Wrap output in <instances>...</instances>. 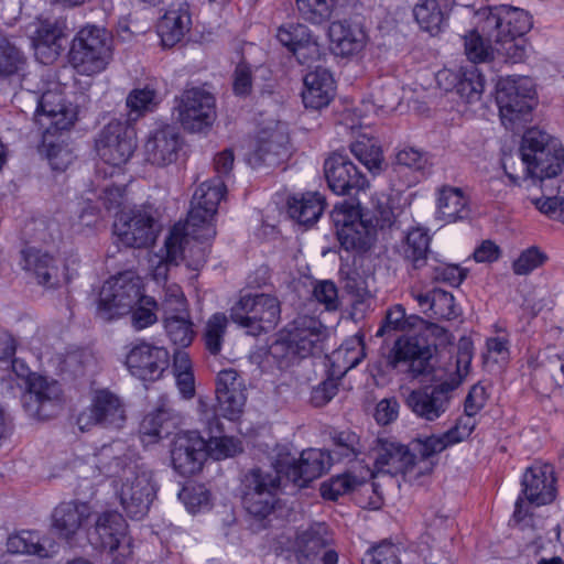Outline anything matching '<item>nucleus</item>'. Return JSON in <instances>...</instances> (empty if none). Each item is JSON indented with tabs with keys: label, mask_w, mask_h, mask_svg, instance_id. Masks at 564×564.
<instances>
[{
	"label": "nucleus",
	"mask_w": 564,
	"mask_h": 564,
	"mask_svg": "<svg viewBox=\"0 0 564 564\" xmlns=\"http://www.w3.org/2000/svg\"><path fill=\"white\" fill-rule=\"evenodd\" d=\"M173 115L185 130L203 131L216 119L215 97L200 87L187 88L175 98Z\"/></svg>",
	"instance_id": "obj_14"
},
{
	"label": "nucleus",
	"mask_w": 564,
	"mask_h": 564,
	"mask_svg": "<svg viewBox=\"0 0 564 564\" xmlns=\"http://www.w3.org/2000/svg\"><path fill=\"white\" fill-rule=\"evenodd\" d=\"M230 318L250 335L268 333L281 319V304L271 294H246L231 307Z\"/></svg>",
	"instance_id": "obj_10"
},
{
	"label": "nucleus",
	"mask_w": 564,
	"mask_h": 564,
	"mask_svg": "<svg viewBox=\"0 0 564 564\" xmlns=\"http://www.w3.org/2000/svg\"><path fill=\"white\" fill-rule=\"evenodd\" d=\"M470 214L469 200L458 187L444 186L438 192L435 217L444 223H455Z\"/></svg>",
	"instance_id": "obj_36"
},
{
	"label": "nucleus",
	"mask_w": 564,
	"mask_h": 564,
	"mask_svg": "<svg viewBox=\"0 0 564 564\" xmlns=\"http://www.w3.org/2000/svg\"><path fill=\"white\" fill-rule=\"evenodd\" d=\"M183 141L180 131L172 124H160L150 130L143 154L147 162L166 166L176 162Z\"/></svg>",
	"instance_id": "obj_23"
},
{
	"label": "nucleus",
	"mask_w": 564,
	"mask_h": 564,
	"mask_svg": "<svg viewBox=\"0 0 564 564\" xmlns=\"http://www.w3.org/2000/svg\"><path fill=\"white\" fill-rule=\"evenodd\" d=\"M528 43L524 36H496V57L503 63L517 64L524 62Z\"/></svg>",
	"instance_id": "obj_46"
},
{
	"label": "nucleus",
	"mask_w": 564,
	"mask_h": 564,
	"mask_svg": "<svg viewBox=\"0 0 564 564\" xmlns=\"http://www.w3.org/2000/svg\"><path fill=\"white\" fill-rule=\"evenodd\" d=\"M7 550L12 554L47 556V550L40 543L39 534L32 531L10 535L7 540Z\"/></svg>",
	"instance_id": "obj_49"
},
{
	"label": "nucleus",
	"mask_w": 564,
	"mask_h": 564,
	"mask_svg": "<svg viewBox=\"0 0 564 564\" xmlns=\"http://www.w3.org/2000/svg\"><path fill=\"white\" fill-rule=\"evenodd\" d=\"M204 194H194L191 202V209L187 215L185 225L180 224L184 228L186 237L185 245L189 243V237L195 240H209L215 237L216 229L213 224L216 215L215 202L216 193H209V205L205 207L202 205V197Z\"/></svg>",
	"instance_id": "obj_27"
},
{
	"label": "nucleus",
	"mask_w": 564,
	"mask_h": 564,
	"mask_svg": "<svg viewBox=\"0 0 564 564\" xmlns=\"http://www.w3.org/2000/svg\"><path fill=\"white\" fill-rule=\"evenodd\" d=\"M532 28L525 10L509 4L496 6V36H524Z\"/></svg>",
	"instance_id": "obj_37"
},
{
	"label": "nucleus",
	"mask_w": 564,
	"mask_h": 564,
	"mask_svg": "<svg viewBox=\"0 0 564 564\" xmlns=\"http://www.w3.org/2000/svg\"><path fill=\"white\" fill-rule=\"evenodd\" d=\"M473 345L468 339L458 343L455 361L441 369L440 383L412 390L405 399L406 406L419 419L435 422L451 408L455 389L469 373Z\"/></svg>",
	"instance_id": "obj_2"
},
{
	"label": "nucleus",
	"mask_w": 564,
	"mask_h": 564,
	"mask_svg": "<svg viewBox=\"0 0 564 564\" xmlns=\"http://www.w3.org/2000/svg\"><path fill=\"white\" fill-rule=\"evenodd\" d=\"M91 514L90 507L85 502H62L54 509L53 527L62 538L69 540L88 522Z\"/></svg>",
	"instance_id": "obj_31"
},
{
	"label": "nucleus",
	"mask_w": 564,
	"mask_h": 564,
	"mask_svg": "<svg viewBox=\"0 0 564 564\" xmlns=\"http://www.w3.org/2000/svg\"><path fill=\"white\" fill-rule=\"evenodd\" d=\"M417 438L411 443V448L397 441L378 438L373 448V459L377 469L381 473L401 474L408 481L419 480L422 476L432 473L434 463L431 455H423Z\"/></svg>",
	"instance_id": "obj_5"
},
{
	"label": "nucleus",
	"mask_w": 564,
	"mask_h": 564,
	"mask_svg": "<svg viewBox=\"0 0 564 564\" xmlns=\"http://www.w3.org/2000/svg\"><path fill=\"white\" fill-rule=\"evenodd\" d=\"M351 153L370 172L381 170L382 151L375 141L370 139L357 140L350 145Z\"/></svg>",
	"instance_id": "obj_51"
},
{
	"label": "nucleus",
	"mask_w": 564,
	"mask_h": 564,
	"mask_svg": "<svg viewBox=\"0 0 564 564\" xmlns=\"http://www.w3.org/2000/svg\"><path fill=\"white\" fill-rule=\"evenodd\" d=\"M217 411L224 417L236 420L247 401L245 379L236 369H224L216 377Z\"/></svg>",
	"instance_id": "obj_22"
},
{
	"label": "nucleus",
	"mask_w": 564,
	"mask_h": 564,
	"mask_svg": "<svg viewBox=\"0 0 564 564\" xmlns=\"http://www.w3.org/2000/svg\"><path fill=\"white\" fill-rule=\"evenodd\" d=\"M207 458V441L197 432L177 434L171 446L173 468L181 476L189 477L198 473Z\"/></svg>",
	"instance_id": "obj_20"
},
{
	"label": "nucleus",
	"mask_w": 564,
	"mask_h": 564,
	"mask_svg": "<svg viewBox=\"0 0 564 564\" xmlns=\"http://www.w3.org/2000/svg\"><path fill=\"white\" fill-rule=\"evenodd\" d=\"M522 170L532 178L543 181L561 174L564 166V149L560 141L539 128L528 129L521 141Z\"/></svg>",
	"instance_id": "obj_4"
},
{
	"label": "nucleus",
	"mask_w": 564,
	"mask_h": 564,
	"mask_svg": "<svg viewBox=\"0 0 564 564\" xmlns=\"http://www.w3.org/2000/svg\"><path fill=\"white\" fill-rule=\"evenodd\" d=\"M228 319L223 313H215L206 322L203 341L206 350L216 356L221 351Z\"/></svg>",
	"instance_id": "obj_47"
},
{
	"label": "nucleus",
	"mask_w": 564,
	"mask_h": 564,
	"mask_svg": "<svg viewBox=\"0 0 564 564\" xmlns=\"http://www.w3.org/2000/svg\"><path fill=\"white\" fill-rule=\"evenodd\" d=\"M21 265L43 286L55 288L59 283L57 261L47 252L34 248L22 250Z\"/></svg>",
	"instance_id": "obj_35"
},
{
	"label": "nucleus",
	"mask_w": 564,
	"mask_h": 564,
	"mask_svg": "<svg viewBox=\"0 0 564 564\" xmlns=\"http://www.w3.org/2000/svg\"><path fill=\"white\" fill-rule=\"evenodd\" d=\"M184 228L174 225L165 238L163 248L150 258L151 273L158 283L166 284L171 267H177L184 259L187 245Z\"/></svg>",
	"instance_id": "obj_26"
},
{
	"label": "nucleus",
	"mask_w": 564,
	"mask_h": 564,
	"mask_svg": "<svg viewBox=\"0 0 564 564\" xmlns=\"http://www.w3.org/2000/svg\"><path fill=\"white\" fill-rule=\"evenodd\" d=\"M289 137L283 127L275 124L273 129H263L258 135L256 155L268 165L276 163V159L286 154Z\"/></svg>",
	"instance_id": "obj_39"
},
{
	"label": "nucleus",
	"mask_w": 564,
	"mask_h": 564,
	"mask_svg": "<svg viewBox=\"0 0 564 564\" xmlns=\"http://www.w3.org/2000/svg\"><path fill=\"white\" fill-rule=\"evenodd\" d=\"M170 354L164 347L140 343L131 348L126 365L132 376L141 380H155L167 368Z\"/></svg>",
	"instance_id": "obj_24"
},
{
	"label": "nucleus",
	"mask_w": 564,
	"mask_h": 564,
	"mask_svg": "<svg viewBox=\"0 0 564 564\" xmlns=\"http://www.w3.org/2000/svg\"><path fill=\"white\" fill-rule=\"evenodd\" d=\"M192 26L189 6L180 3L171 7L158 23V33L162 44L172 47L186 35Z\"/></svg>",
	"instance_id": "obj_34"
},
{
	"label": "nucleus",
	"mask_w": 564,
	"mask_h": 564,
	"mask_svg": "<svg viewBox=\"0 0 564 564\" xmlns=\"http://www.w3.org/2000/svg\"><path fill=\"white\" fill-rule=\"evenodd\" d=\"M128 523L118 511H104L96 516L87 529V539L95 547L107 550L113 560L121 562L131 555V542L127 535Z\"/></svg>",
	"instance_id": "obj_12"
},
{
	"label": "nucleus",
	"mask_w": 564,
	"mask_h": 564,
	"mask_svg": "<svg viewBox=\"0 0 564 564\" xmlns=\"http://www.w3.org/2000/svg\"><path fill=\"white\" fill-rule=\"evenodd\" d=\"M556 478L550 464L534 463L522 477V492L525 499L535 506L551 503L556 497Z\"/></svg>",
	"instance_id": "obj_25"
},
{
	"label": "nucleus",
	"mask_w": 564,
	"mask_h": 564,
	"mask_svg": "<svg viewBox=\"0 0 564 564\" xmlns=\"http://www.w3.org/2000/svg\"><path fill=\"white\" fill-rule=\"evenodd\" d=\"M140 278L132 271H124L108 279L101 286L97 315L106 322L129 314L141 300Z\"/></svg>",
	"instance_id": "obj_9"
},
{
	"label": "nucleus",
	"mask_w": 564,
	"mask_h": 564,
	"mask_svg": "<svg viewBox=\"0 0 564 564\" xmlns=\"http://www.w3.org/2000/svg\"><path fill=\"white\" fill-rule=\"evenodd\" d=\"M432 350L429 345L419 338L409 337L397 340L390 356L389 365L401 373L416 378L429 371Z\"/></svg>",
	"instance_id": "obj_21"
},
{
	"label": "nucleus",
	"mask_w": 564,
	"mask_h": 564,
	"mask_svg": "<svg viewBox=\"0 0 564 564\" xmlns=\"http://www.w3.org/2000/svg\"><path fill=\"white\" fill-rule=\"evenodd\" d=\"M135 148V132L127 121L111 120L96 139L99 158L112 167L127 163Z\"/></svg>",
	"instance_id": "obj_15"
},
{
	"label": "nucleus",
	"mask_w": 564,
	"mask_h": 564,
	"mask_svg": "<svg viewBox=\"0 0 564 564\" xmlns=\"http://www.w3.org/2000/svg\"><path fill=\"white\" fill-rule=\"evenodd\" d=\"M405 324V310L402 305L397 304L387 311L384 321L377 330L376 336L382 337L392 332L402 330Z\"/></svg>",
	"instance_id": "obj_63"
},
{
	"label": "nucleus",
	"mask_w": 564,
	"mask_h": 564,
	"mask_svg": "<svg viewBox=\"0 0 564 564\" xmlns=\"http://www.w3.org/2000/svg\"><path fill=\"white\" fill-rule=\"evenodd\" d=\"M177 415L166 395L159 398L155 408L148 413L140 424V437L143 443H156L167 436L175 424Z\"/></svg>",
	"instance_id": "obj_29"
},
{
	"label": "nucleus",
	"mask_w": 564,
	"mask_h": 564,
	"mask_svg": "<svg viewBox=\"0 0 564 564\" xmlns=\"http://www.w3.org/2000/svg\"><path fill=\"white\" fill-rule=\"evenodd\" d=\"M158 307V303L153 297L141 295V300L132 308L130 313L132 326L137 330L149 327L154 324L158 319L154 310Z\"/></svg>",
	"instance_id": "obj_56"
},
{
	"label": "nucleus",
	"mask_w": 564,
	"mask_h": 564,
	"mask_svg": "<svg viewBox=\"0 0 564 564\" xmlns=\"http://www.w3.org/2000/svg\"><path fill=\"white\" fill-rule=\"evenodd\" d=\"M398 553L397 545L389 541H382L367 552L362 564H400Z\"/></svg>",
	"instance_id": "obj_58"
},
{
	"label": "nucleus",
	"mask_w": 564,
	"mask_h": 564,
	"mask_svg": "<svg viewBox=\"0 0 564 564\" xmlns=\"http://www.w3.org/2000/svg\"><path fill=\"white\" fill-rule=\"evenodd\" d=\"M22 405L30 416L47 420L62 408L59 383L47 377L33 375L22 394Z\"/></svg>",
	"instance_id": "obj_17"
},
{
	"label": "nucleus",
	"mask_w": 564,
	"mask_h": 564,
	"mask_svg": "<svg viewBox=\"0 0 564 564\" xmlns=\"http://www.w3.org/2000/svg\"><path fill=\"white\" fill-rule=\"evenodd\" d=\"M282 484V477L273 468L251 469L242 480V505L246 511L257 519L269 517L275 508L278 490Z\"/></svg>",
	"instance_id": "obj_11"
},
{
	"label": "nucleus",
	"mask_w": 564,
	"mask_h": 564,
	"mask_svg": "<svg viewBox=\"0 0 564 564\" xmlns=\"http://www.w3.org/2000/svg\"><path fill=\"white\" fill-rule=\"evenodd\" d=\"M332 455L337 459L351 460L361 453L359 436L352 431H341L333 436Z\"/></svg>",
	"instance_id": "obj_53"
},
{
	"label": "nucleus",
	"mask_w": 564,
	"mask_h": 564,
	"mask_svg": "<svg viewBox=\"0 0 564 564\" xmlns=\"http://www.w3.org/2000/svg\"><path fill=\"white\" fill-rule=\"evenodd\" d=\"M332 219L340 246L347 251L365 252L371 248L376 239V227L362 219L357 205H336Z\"/></svg>",
	"instance_id": "obj_13"
},
{
	"label": "nucleus",
	"mask_w": 564,
	"mask_h": 564,
	"mask_svg": "<svg viewBox=\"0 0 564 564\" xmlns=\"http://www.w3.org/2000/svg\"><path fill=\"white\" fill-rule=\"evenodd\" d=\"M430 165L426 153L415 148H404L395 153V166L406 167L412 171H425Z\"/></svg>",
	"instance_id": "obj_60"
},
{
	"label": "nucleus",
	"mask_w": 564,
	"mask_h": 564,
	"mask_svg": "<svg viewBox=\"0 0 564 564\" xmlns=\"http://www.w3.org/2000/svg\"><path fill=\"white\" fill-rule=\"evenodd\" d=\"M449 2L444 0H423L413 9V15L420 28L431 34H437L446 22Z\"/></svg>",
	"instance_id": "obj_41"
},
{
	"label": "nucleus",
	"mask_w": 564,
	"mask_h": 564,
	"mask_svg": "<svg viewBox=\"0 0 564 564\" xmlns=\"http://www.w3.org/2000/svg\"><path fill=\"white\" fill-rule=\"evenodd\" d=\"M215 456L216 459L226 458L229 456H234L237 453L241 452L240 442L235 440L234 437L228 436H219V437H210L207 442V452Z\"/></svg>",
	"instance_id": "obj_62"
},
{
	"label": "nucleus",
	"mask_w": 564,
	"mask_h": 564,
	"mask_svg": "<svg viewBox=\"0 0 564 564\" xmlns=\"http://www.w3.org/2000/svg\"><path fill=\"white\" fill-rule=\"evenodd\" d=\"M545 260L546 256L539 248L530 247L512 262V270L517 275H527L541 267Z\"/></svg>",
	"instance_id": "obj_57"
},
{
	"label": "nucleus",
	"mask_w": 564,
	"mask_h": 564,
	"mask_svg": "<svg viewBox=\"0 0 564 564\" xmlns=\"http://www.w3.org/2000/svg\"><path fill=\"white\" fill-rule=\"evenodd\" d=\"M23 53L8 39L0 36V78L18 74L24 68Z\"/></svg>",
	"instance_id": "obj_50"
},
{
	"label": "nucleus",
	"mask_w": 564,
	"mask_h": 564,
	"mask_svg": "<svg viewBox=\"0 0 564 564\" xmlns=\"http://www.w3.org/2000/svg\"><path fill=\"white\" fill-rule=\"evenodd\" d=\"M536 91L528 76H507L496 83V104L501 123L509 130L519 131L532 121Z\"/></svg>",
	"instance_id": "obj_6"
},
{
	"label": "nucleus",
	"mask_w": 564,
	"mask_h": 564,
	"mask_svg": "<svg viewBox=\"0 0 564 564\" xmlns=\"http://www.w3.org/2000/svg\"><path fill=\"white\" fill-rule=\"evenodd\" d=\"M162 308L165 316L187 313V302L180 285L175 283L164 285Z\"/></svg>",
	"instance_id": "obj_59"
},
{
	"label": "nucleus",
	"mask_w": 564,
	"mask_h": 564,
	"mask_svg": "<svg viewBox=\"0 0 564 564\" xmlns=\"http://www.w3.org/2000/svg\"><path fill=\"white\" fill-rule=\"evenodd\" d=\"M98 475L118 478L116 494L120 505L132 519L144 518L156 497L158 484L153 471L144 464L127 462L104 446L94 458Z\"/></svg>",
	"instance_id": "obj_1"
},
{
	"label": "nucleus",
	"mask_w": 564,
	"mask_h": 564,
	"mask_svg": "<svg viewBox=\"0 0 564 564\" xmlns=\"http://www.w3.org/2000/svg\"><path fill=\"white\" fill-rule=\"evenodd\" d=\"M159 102L158 91L149 86L131 90L126 101L129 108V120H137L147 112L154 111Z\"/></svg>",
	"instance_id": "obj_45"
},
{
	"label": "nucleus",
	"mask_w": 564,
	"mask_h": 564,
	"mask_svg": "<svg viewBox=\"0 0 564 564\" xmlns=\"http://www.w3.org/2000/svg\"><path fill=\"white\" fill-rule=\"evenodd\" d=\"M463 39L465 54L471 63H482L490 57L491 42L482 37L477 30L469 31Z\"/></svg>",
	"instance_id": "obj_54"
},
{
	"label": "nucleus",
	"mask_w": 564,
	"mask_h": 564,
	"mask_svg": "<svg viewBox=\"0 0 564 564\" xmlns=\"http://www.w3.org/2000/svg\"><path fill=\"white\" fill-rule=\"evenodd\" d=\"M436 79L445 90H455L467 102L477 100L484 90V78L475 65L462 67L458 72L444 69Z\"/></svg>",
	"instance_id": "obj_28"
},
{
	"label": "nucleus",
	"mask_w": 564,
	"mask_h": 564,
	"mask_svg": "<svg viewBox=\"0 0 564 564\" xmlns=\"http://www.w3.org/2000/svg\"><path fill=\"white\" fill-rule=\"evenodd\" d=\"M335 94L332 74L323 67H316L304 76L303 102L306 108L326 107Z\"/></svg>",
	"instance_id": "obj_32"
},
{
	"label": "nucleus",
	"mask_w": 564,
	"mask_h": 564,
	"mask_svg": "<svg viewBox=\"0 0 564 564\" xmlns=\"http://www.w3.org/2000/svg\"><path fill=\"white\" fill-rule=\"evenodd\" d=\"M126 405L121 398L108 389L95 391L91 404L78 416L82 431L93 425L120 429L126 422Z\"/></svg>",
	"instance_id": "obj_18"
},
{
	"label": "nucleus",
	"mask_w": 564,
	"mask_h": 564,
	"mask_svg": "<svg viewBox=\"0 0 564 564\" xmlns=\"http://www.w3.org/2000/svg\"><path fill=\"white\" fill-rule=\"evenodd\" d=\"M324 524H315L296 534L292 544V555L297 564H317L316 550L323 546Z\"/></svg>",
	"instance_id": "obj_38"
},
{
	"label": "nucleus",
	"mask_w": 564,
	"mask_h": 564,
	"mask_svg": "<svg viewBox=\"0 0 564 564\" xmlns=\"http://www.w3.org/2000/svg\"><path fill=\"white\" fill-rule=\"evenodd\" d=\"M330 48L336 55L349 56L360 52L367 42L365 30L349 21H334L328 26Z\"/></svg>",
	"instance_id": "obj_30"
},
{
	"label": "nucleus",
	"mask_w": 564,
	"mask_h": 564,
	"mask_svg": "<svg viewBox=\"0 0 564 564\" xmlns=\"http://www.w3.org/2000/svg\"><path fill=\"white\" fill-rule=\"evenodd\" d=\"M324 173L328 187L337 195L355 196L369 183L346 154L335 152L325 160Z\"/></svg>",
	"instance_id": "obj_19"
},
{
	"label": "nucleus",
	"mask_w": 564,
	"mask_h": 564,
	"mask_svg": "<svg viewBox=\"0 0 564 564\" xmlns=\"http://www.w3.org/2000/svg\"><path fill=\"white\" fill-rule=\"evenodd\" d=\"M112 36L101 26L86 25L72 41L69 61L77 73L96 75L104 72L112 58Z\"/></svg>",
	"instance_id": "obj_7"
},
{
	"label": "nucleus",
	"mask_w": 564,
	"mask_h": 564,
	"mask_svg": "<svg viewBox=\"0 0 564 564\" xmlns=\"http://www.w3.org/2000/svg\"><path fill=\"white\" fill-rule=\"evenodd\" d=\"M296 7L304 20L321 24L330 18L335 0H296Z\"/></svg>",
	"instance_id": "obj_52"
},
{
	"label": "nucleus",
	"mask_w": 564,
	"mask_h": 564,
	"mask_svg": "<svg viewBox=\"0 0 564 564\" xmlns=\"http://www.w3.org/2000/svg\"><path fill=\"white\" fill-rule=\"evenodd\" d=\"M324 208V197L318 193H305L300 197L293 196L288 203L290 217L304 226L316 223Z\"/></svg>",
	"instance_id": "obj_40"
},
{
	"label": "nucleus",
	"mask_w": 564,
	"mask_h": 564,
	"mask_svg": "<svg viewBox=\"0 0 564 564\" xmlns=\"http://www.w3.org/2000/svg\"><path fill=\"white\" fill-rule=\"evenodd\" d=\"M313 295L317 302L324 304L329 311L338 307V291L335 283L332 281H319L314 286Z\"/></svg>",
	"instance_id": "obj_64"
},
{
	"label": "nucleus",
	"mask_w": 564,
	"mask_h": 564,
	"mask_svg": "<svg viewBox=\"0 0 564 564\" xmlns=\"http://www.w3.org/2000/svg\"><path fill=\"white\" fill-rule=\"evenodd\" d=\"M359 482V479L350 474L338 475L321 485V495L324 499L335 501L354 490Z\"/></svg>",
	"instance_id": "obj_55"
},
{
	"label": "nucleus",
	"mask_w": 564,
	"mask_h": 564,
	"mask_svg": "<svg viewBox=\"0 0 564 564\" xmlns=\"http://www.w3.org/2000/svg\"><path fill=\"white\" fill-rule=\"evenodd\" d=\"M432 315L445 319L456 317L454 296L444 290L433 289Z\"/></svg>",
	"instance_id": "obj_61"
},
{
	"label": "nucleus",
	"mask_w": 564,
	"mask_h": 564,
	"mask_svg": "<svg viewBox=\"0 0 564 564\" xmlns=\"http://www.w3.org/2000/svg\"><path fill=\"white\" fill-rule=\"evenodd\" d=\"M330 459V454L317 448L305 449L296 458L289 448L282 446L275 449L271 467L282 477L283 482L304 488L328 470Z\"/></svg>",
	"instance_id": "obj_8"
},
{
	"label": "nucleus",
	"mask_w": 564,
	"mask_h": 564,
	"mask_svg": "<svg viewBox=\"0 0 564 564\" xmlns=\"http://www.w3.org/2000/svg\"><path fill=\"white\" fill-rule=\"evenodd\" d=\"M430 236L422 228L410 230L403 243V257L414 269L422 268L430 252Z\"/></svg>",
	"instance_id": "obj_44"
},
{
	"label": "nucleus",
	"mask_w": 564,
	"mask_h": 564,
	"mask_svg": "<svg viewBox=\"0 0 564 564\" xmlns=\"http://www.w3.org/2000/svg\"><path fill=\"white\" fill-rule=\"evenodd\" d=\"M476 426V419L473 415L464 413L456 419L454 426L442 435H432L423 438L419 443L420 449L423 455H431L432 457L449 446L465 441L474 431Z\"/></svg>",
	"instance_id": "obj_33"
},
{
	"label": "nucleus",
	"mask_w": 564,
	"mask_h": 564,
	"mask_svg": "<svg viewBox=\"0 0 564 564\" xmlns=\"http://www.w3.org/2000/svg\"><path fill=\"white\" fill-rule=\"evenodd\" d=\"M325 337V327L318 319L311 316H299L270 346L269 354L276 361L279 368H288L299 360L321 351Z\"/></svg>",
	"instance_id": "obj_3"
},
{
	"label": "nucleus",
	"mask_w": 564,
	"mask_h": 564,
	"mask_svg": "<svg viewBox=\"0 0 564 564\" xmlns=\"http://www.w3.org/2000/svg\"><path fill=\"white\" fill-rule=\"evenodd\" d=\"M64 37L63 28L57 22H43L34 39L36 54L44 56L45 63L53 62L63 50Z\"/></svg>",
	"instance_id": "obj_42"
},
{
	"label": "nucleus",
	"mask_w": 564,
	"mask_h": 564,
	"mask_svg": "<svg viewBox=\"0 0 564 564\" xmlns=\"http://www.w3.org/2000/svg\"><path fill=\"white\" fill-rule=\"evenodd\" d=\"M113 231L124 247L147 248L155 241L160 226L148 210L130 209L118 214Z\"/></svg>",
	"instance_id": "obj_16"
},
{
	"label": "nucleus",
	"mask_w": 564,
	"mask_h": 564,
	"mask_svg": "<svg viewBox=\"0 0 564 564\" xmlns=\"http://www.w3.org/2000/svg\"><path fill=\"white\" fill-rule=\"evenodd\" d=\"M36 113L52 118V124L56 129H66L74 122V112L66 107L62 96L54 91H46L41 96Z\"/></svg>",
	"instance_id": "obj_43"
},
{
	"label": "nucleus",
	"mask_w": 564,
	"mask_h": 564,
	"mask_svg": "<svg viewBox=\"0 0 564 564\" xmlns=\"http://www.w3.org/2000/svg\"><path fill=\"white\" fill-rule=\"evenodd\" d=\"M164 326L173 344L187 347L192 343L194 338L193 323L187 313L165 316Z\"/></svg>",
	"instance_id": "obj_48"
}]
</instances>
